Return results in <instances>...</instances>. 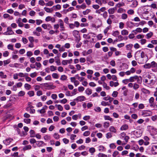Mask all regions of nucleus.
<instances>
[{
  "instance_id": "f257e3e1",
  "label": "nucleus",
  "mask_w": 157,
  "mask_h": 157,
  "mask_svg": "<svg viewBox=\"0 0 157 157\" xmlns=\"http://www.w3.org/2000/svg\"><path fill=\"white\" fill-rule=\"evenodd\" d=\"M40 85L42 89L46 90L53 89L56 87V86L53 85V83H51L50 84L48 83H43L40 84Z\"/></svg>"
},
{
  "instance_id": "f03ea898",
  "label": "nucleus",
  "mask_w": 157,
  "mask_h": 157,
  "mask_svg": "<svg viewBox=\"0 0 157 157\" xmlns=\"http://www.w3.org/2000/svg\"><path fill=\"white\" fill-rule=\"evenodd\" d=\"M141 113V116L144 117L151 116L152 114L151 111L147 110H143L142 111Z\"/></svg>"
},
{
  "instance_id": "7ed1b4c3",
  "label": "nucleus",
  "mask_w": 157,
  "mask_h": 157,
  "mask_svg": "<svg viewBox=\"0 0 157 157\" xmlns=\"http://www.w3.org/2000/svg\"><path fill=\"white\" fill-rule=\"evenodd\" d=\"M14 34V32L12 30L11 28L10 27H7L6 31L3 33V34L6 35H11Z\"/></svg>"
},
{
  "instance_id": "20e7f679",
  "label": "nucleus",
  "mask_w": 157,
  "mask_h": 157,
  "mask_svg": "<svg viewBox=\"0 0 157 157\" xmlns=\"http://www.w3.org/2000/svg\"><path fill=\"white\" fill-rule=\"evenodd\" d=\"M58 22L59 24V26L60 28V31H64L65 30V27L64 26V23L63 21L61 19L58 20Z\"/></svg>"
},
{
  "instance_id": "39448f33",
  "label": "nucleus",
  "mask_w": 157,
  "mask_h": 157,
  "mask_svg": "<svg viewBox=\"0 0 157 157\" xmlns=\"http://www.w3.org/2000/svg\"><path fill=\"white\" fill-rule=\"evenodd\" d=\"M147 128L149 132L152 134H155L157 130V129L155 128L154 127L151 126H148Z\"/></svg>"
},
{
  "instance_id": "423d86ee",
  "label": "nucleus",
  "mask_w": 157,
  "mask_h": 157,
  "mask_svg": "<svg viewBox=\"0 0 157 157\" xmlns=\"http://www.w3.org/2000/svg\"><path fill=\"white\" fill-rule=\"evenodd\" d=\"M150 63L151 68H155V69H152V71L154 72L157 71V63L155 61H153Z\"/></svg>"
},
{
  "instance_id": "0eeeda50",
  "label": "nucleus",
  "mask_w": 157,
  "mask_h": 157,
  "mask_svg": "<svg viewBox=\"0 0 157 157\" xmlns=\"http://www.w3.org/2000/svg\"><path fill=\"white\" fill-rule=\"evenodd\" d=\"M42 27L44 29L50 30L52 29V27L51 25L49 24H43L41 25Z\"/></svg>"
},
{
  "instance_id": "6e6552de",
  "label": "nucleus",
  "mask_w": 157,
  "mask_h": 157,
  "mask_svg": "<svg viewBox=\"0 0 157 157\" xmlns=\"http://www.w3.org/2000/svg\"><path fill=\"white\" fill-rule=\"evenodd\" d=\"M85 97L84 96H80L74 99L75 101H82L85 100Z\"/></svg>"
},
{
  "instance_id": "1a4fd4ad",
  "label": "nucleus",
  "mask_w": 157,
  "mask_h": 157,
  "mask_svg": "<svg viewBox=\"0 0 157 157\" xmlns=\"http://www.w3.org/2000/svg\"><path fill=\"white\" fill-rule=\"evenodd\" d=\"M72 62V59H70L69 60H63L62 62V63L63 65H65L68 64H71Z\"/></svg>"
},
{
  "instance_id": "9d476101",
  "label": "nucleus",
  "mask_w": 157,
  "mask_h": 157,
  "mask_svg": "<svg viewBox=\"0 0 157 157\" xmlns=\"http://www.w3.org/2000/svg\"><path fill=\"white\" fill-rule=\"evenodd\" d=\"M73 33V36L77 38L76 40L79 41L80 40V38L78 37L79 36V31L76 30H74Z\"/></svg>"
},
{
  "instance_id": "9b49d317",
  "label": "nucleus",
  "mask_w": 157,
  "mask_h": 157,
  "mask_svg": "<svg viewBox=\"0 0 157 157\" xmlns=\"http://www.w3.org/2000/svg\"><path fill=\"white\" fill-rule=\"evenodd\" d=\"M45 20L46 22H48L51 21L52 23L55 22L56 21L55 19L54 18L52 17L51 16L47 17L46 18Z\"/></svg>"
},
{
  "instance_id": "f8f14e48",
  "label": "nucleus",
  "mask_w": 157,
  "mask_h": 157,
  "mask_svg": "<svg viewBox=\"0 0 157 157\" xmlns=\"http://www.w3.org/2000/svg\"><path fill=\"white\" fill-rule=\"evenodd\" d=\"M144 139L145 141L144 143V145L145 146L148 145L150 144L149 142L150 139L147 136H145L144 137Z\"/></svg>"
},
{
  "instance_id": "ddd939ff",
  "label": "nucleus",
  "mask_w": 157,
  "mask_h": 157,
  "mask_svg": "<svg viewBox=\"0 0 157 157\" xmlns=\"http://www.w3.org/2000/svg\"><path fill=\"white\" fill-rule=\"evenodd\" d=\"M157 149V145H153L152 146L151 151L152 154L155 155L157 154V152L155 151V149Z\"/></svg>"
},
{
  "instance_id": "4468645a",
  "label": "nucleus",
  "mask_w": 157,
  "mask_h": 157,
  "mask_svg": "<svg viewBox=\"0 0 157 157\" xmlns=\"http://www.w3.org/2000/svg\"><path fill=\"white\" fill-rule=\"evenodd\" d=\"M128 128V126L126 124H124L122 125L120 128V130L121 131H126Z\"/></svg>"
},
{
  "instance_id": "2eb2a0df",
  "label": "nucleus",
  "mask_w": 157,
  "mask_h": 157,
  "mask_svg": "<svg viewBox=\"0 0 157 157\" xmlns=\"http://www.w3.org/2000/svg\"><path fill=\"white\" fill-rule=\"evenodd\" d=\"M67 151L64 149H61L60 150L59 156L60 157H64L65 155V153Z\"/></svg>"
},
{
  "instance_id": "dca6fc26",
  "label": "nucleus",
  "mask_w": 157,
  "mask_h": 157,
  "mask_svg": "<svg viewBox=\"0 0 157 157\" xmlns=\"http://www.w3.org/2000/svg\"><path fill=\"white\" fill-rule=\"evenodd\" d=\"M13 139L9 138L4 140L3 142L6 145H8L13 141Z\"/></svg>"
},
{
  "instance_id": "f3484780",
  "label": "nucleus",
  "mask_w": 157,
  "mask_h": 157,
  "mask_svg": "<svg viewBox=\"0 0 157 157\" xmlns=\"http://www.w3.org/2000/svg\"><path fill=\"white\" fill-rule=\"evenodd\" d=\"M119 85V83L117 82H114L113 81H110L109 82V85L111 87L114 86L115 87Z\"/></svg>"
},
{
  "instance_id": "a211bd4d",
  "label": "nucleus",
  "mask_w": 157,
  "mask_h": 157,
  "mask_svg": "<svg viewBox=\"0 0 157 157\" xmlns=\"http://www.w3.org/2000/svg\"><path fill=\"white\" fill-rule=\"evenodd\" d=\"M48 108V106L46 105H44L42 108L40 110H38L37 112H39L40 113H44L46 112L45 110Z\"/></svg>"
},
{
  "instance_id": "6ab92c4d",
  "label": "nucleus",
  "mask_w": 157,
  "mask_h": 157,
  "mask_svg": "<svg viewBox=\"0 0 157 157\" xmlns=\"http://www.w3.org/2000/svg\"><path fill=\"white\" fill-rule=\"evenodd\" d=\"M134 134L137 137H139L141 136V134L140 131L139 130H138L136 131H134Z\"/></svg>"
},
{
  "instance_id": "aec40b11",
  "label": "nucleus",
  "mask_w": 157,
  "mask_h": 157,
  "mask_svg": "<svg viewBox=\"0 0 157 157\" xmlns=\"http://www.w3.org/2000/svg\"><path fill=\"white\" fill-rule=\"evenodd\" d=\"M86 60L87 62L92 63H94V61L93 60L92 57L91 56H88L86 57Z\"/></svg>"
},
{
  "instance_id": "412c9836",
  "label": "nucleus",
  "mask_w": 157,
  "mask_h": 157,
  "mask_svg": "<svg viewBox=\"0 0 157 157\" xmlns=\"http://www.w3.org/2000/svg\"><path fill=\"white\" fill-rule=\"evenodd\" d=\"M109 130L110 132L114 133H116L117 132V130L113 126H110L109 128Z\"/></svg>"
},
{
  "instance_id": "4be33fe9",
  "label": "nucleus",
  "mask_w": 157,
  "mask_h": 157,
  "mask_svg": "<svg viewBox=\"0 0 157 157\" xmlns=\"http://www.w3.org/2000/svg\"><path fill=\"white\" fill-rule=\"evenodd\" d=\"M153 35V33L152 32L150 31L147 33L146 35V37L147 39H149Z\"/></svg>"
},
{
  "instance_id": "5701e85b",
  "label": "nucleus",
  "mask_w": 157,
  "mask_h": 157,
  "mask_svg": "<svg viewBox=\"0 0 157 157\" xmlns=\"http://www.w3.org/2000/svg\"><path fill=\"white\" fill-rule=\"evenodd\" d=\"M106 10V8L105 7H102L100 9L97 10L96 13L98 14H100L101 12H104Z\"/></svg>"
},
{
  "instance_id": "b1692460",
  "label": "nucleus",
  "mask_w": 157,
  "mask_h": 157,
  "mask_svg": "<svg viewBox=\"0 0 157 157\" xmlns=\"http://www.w3.org/2000/svg\"><path fill=\"white\" fill-rule=\"evenodd\" d=\"M142 78L141 76H138L137 75L136 81L138 83L141 84L142 82Z\"/></svg>"
},
{
  "instance_id": "393cba45",
  "label": "nucleus",
  "mask_w": 157,
  "mask_h": 157,
  "mask_svg": "<svg viewBox=\"0 0 157 157\" xmlns=\"http://www.w3.org/2000/svg\"><path fill=\"white\" fill-rule=\"evenodd\" d=\"M137 78V75H135L133 76H131L129 78V80L131 82H133L136 81Z\"/></svg>"
},
{
  "instance_id": "a878e982",
  "label": "nucleus",
  "mask_w": 157,
  "mask_h": 157,
  "mask_svg": "<svg viewBox=\"0 0 157 157\" xmlns=\"http://www.w3.org/2000/svg\"><path fill=\"white\" fill-rule=\"evenodd\" d=\"M128 32L126 29H123L121 31V34L123 36L128 35Z\"/></svg>"
},
{
  "instance_id": "bb28decb",
  "label": "nucleus",
  "mask_w": 157,
  "mask_h": 157,
  "mask_svg": "<svg viewBox=\"0 0 157 157\" xmlns=\"http://www.w3.org/2000/svg\"><path fill=\"white\" fill-rule=\"evenodd\" d=\"M139 149L138 146L137 144L134 145L132 147L131 149L135 151H137Z\"/></svg>"
},
{
  "instance_id": "cd10ccee",
  "label": "nucleus",
  "mask_w": 157,
  "mask_h": 157,
  "mask_svg": "<svg viewBox=\"0 0 157 157\" xmlns=\"http://www.w3.org/2000/svg\"><path fill=\"white\" fill-rule=\"evenodd\" d=\"M141 91L143 93L145 94H150V91L144 88L141 89Z\"/></svg>"
},
{
  "instance_id": "c85d7f7f",
  "label": "nucleus",
  "mask_w": 157,
  "mask_h": 157,
  "mask_svg": "<svg viewBox=\"0 0 157 157\" xmlns=\"http://www.w3.org/2000/svg\"><path fill=\"white\" fill-rule=\"evenodd\" d=\"M67 79V76L64 75H61L60 78V79L62 81H64L66 80Z\"/></svg>"
},
{
  "instance_id": "c756f323",
  "label": "nucleus",
  "mask_w": 157,
  "mask_h": 157,
  "mask_svg": "<svg viewBox=\"0 0 157 157\" xmlns=\"http://www.w3.org/2000/svg\"><path fill=\"white\" fill-rule=\"evenodd\" d=\"M30 137H34L35 136V134L34 131L33 130H31L29 131Z\"/></svg>"
},
{
  "instance_id": "7c9ffc66",
  "label": "nucleus",
  "mask_w": 157,
  "mask_h": 157,
  "mask_svg": "<svg viewBox=\"0 0 157 157\" xmlns=\"http://www.w3.org/2000/svg\"><path fill=\"white\" fill-rule=\"evenodd\" d=\"M32 148V146L30 145H28L24 147L23 148L24 151H26L31 149Z\"/></svg>"
},
{
  "instance_id": "2f4dec72",
  "label": "nucleus",
  "mask_w": 157,
  "mask_h": 157,
  "mask_svg": "<svg viewBox=\"0 0 157 157\" xmlns=\"http://www.w3.org/2000/svg\"><path fill=\"white\" fill-rule=\"evenodd\" d=\"M44 10L47 13H52L53 11L52 8H49L47 7H45L44 8Z\"/></svg>"
},
{
  "instance_id": "473e14b6",
  "label": "nucleus",
  "mask_w": 157,
  "mask_h": 157,
  "mask_svg": "<svg viewBox=\"0 0 157 157\" xmlns=\"http://www.w3.org/2000/svg\"><path fill=\"white\" fill-rule=\"evenodd\" d=\"M137 5L138 2L136 1L135 0L132 2V4L131 5V6L132 7H136L137 6Z\"/></svg>"
},
{
  "instance_id": "72a5a7b5",
  "label": "nucleus",
  "mask_w": 157,
  "mask_h": 157,
  "mask_svg": "<svg viewBox=\"0 0 157 157\" xmlns=\"http://www.w3.org/2000/svg\"><path fill=\"white\" fill-rule=\"evenodd\" d=\"M85 92L87 95H89L92 94V90L91 89L87 88Z\"/></svg>"
},
{
  "instance_id": "f704fd0d",
  "label": "nucleus",
  "mask_w": 157,
  "mask_h": 157,
  "mask_svg": "<svg viewBox=\"0 0 157 157\" xmlns=\"http://www.w3.org/2000/svg\"><path fill=\"white\" fill-rule=\"evenodd\" d=\"M140 51H137L136 53V54H137L139 55L140 54L141 57V58H143L144 57L145 54L144 52H142L141 53H140Z\"/></svg>"
},
{
  "instance_id": "c9c22d12",
  "label": "nucleus",
  "mask_w": 157,
  "mask_h": 157,
  "mask_svg": "<svg viewBox=\"0 0 157 157\" xmlns=\"http://www.w3.org/2000/svg\"><path fill=\"white\" fill-rule=\"evenodd\" d=\"M115 10L114 8H111L109 9L108 11L109 14H113L114 13Z\"/></svg>"
},
{
  "instance_id": "e433bc0d",
  "label": "nucleus",
  "mask_w": 157,
  "mask_h": 157,
  "mask_svg": "<svg viewBox=\"0 0 157 157\" xmlns=\"http://www.w3.org/2000/svg\"><path fill=\"white\" fill-rule=\"evenodd\" d=\"M104 118L105 120H109L111 121H113L112 118L109 116H105Z\"/></svg>"
},
{
  "instance_id": "4c0bfd02",
  "label": "nucleus",
  "mask_w": 157,
  "mask_h": 157,
  "mask_svg": "<svg viewBox=\"0 0 157 157\" xmlns=\"http://www.w3.org/2000/svg\"><path fill=\"white\" fill-rule=\"evenodd\" d=\"M31 104V102H28V105L29 106L26 108V111H29V109L33 108H34V107Z\"/></svg>"
},
{
  "instance_id": "58836bf2",
  "label": "nucleus",
  "mask_w": 157,
  "mask_h": 157,
  "mask_svg": "<svg viewBox=\"0 0 157 157\" xmlns=\"http://www.w3.org/2000/svg\"><path fill=\"white\" fill-rule=\"evenodd\" d=\"M109 126V121H106L104 122L103 126L105 128H108Z\"/></svg>"
},
{
  "instance_id": "ea45409f",
  "label": "nucleus",
  "mask_w": 157,
  "mask_h": 157,
  "mask_svg": "<svg viewBox=\"0 0 157 157\" xmlns=\"http://www.w3.org/2000/svg\"><path fill=\"white\" fill-rule=\"evenodd\" d=\"M139 87V85L136 83H135L133 85V88L134 90H136Z\"/></svg>"
},
{
  "instance_id": "a19ab883",
  "label": "nucleus",
  "mask_w": 157,
  "mask_h": 157,
  "mask_svg": "<svg viewBox=\"0 0 157 157\" xmlns=\"http://www.w3.org/2000/svg\"><path fill=\"white\" fill-rule=\"evenodd\" d=\"M101 105L103 106H106L107 105H108V106L110 105V104L108 103V102H106L104 101H102L101 102Z\"/></svg>"
},
{
  "instance_id": "79ce46f5",
  "label": "nucleus",
  "mask_w": 157,
  "mask_h": 157,
  "mask_svg": "<svg viewBox=\"0 0 157 157\" xmlns=\"http://www.w3.org/2000/svg\"><path fill=\"white\" fill-rule=\"evenodd\" d=\"M25 88L27 90H29L31 88V86L28 83H25L24 85Z\"/></svg>"
},
{
  "instance_id": "37998d69",
  "label": "nucleus",
  "mask_w": 157,
  "mask_h": 157,
  "mask_svg": "<svg viewBox=\"0 0 157 157\" xmlns=\"http://www.w3.org/2000/svg\"><path fill=\"white\" fill-rule=\"evenodd\" d=\"M133 47V44H129L126 46V48L127 50H131Z\"/></svg>"
},
{
  "instance_id": "c03bdc74",
  "label": "nucleus",
  "mask_w": 157,
  "mask_h": 157,
  "mask_svg": "<svg viewBox=\"0 0 157 157\" xmlns=\"http://www.w3.org/2000/svg\"><path fill=\"white\" fill-rule=\"evenodd\" d=\"M111 28V25H110L106 27L104 30V33L105 35L109 30Z\"/></svg>"
},
{
  "instance_id": "a18cd8bd",
  "label": "nucleus",
  "mask_w": 157,
  "mask_h": 157,
  "mask_svg": "<svg viewBox=\"0 0 157 157\" xmlns=\"http://www.w3.org/2000/svg\"><path fill=\"white\" fill-rule=\"evenodd\" d=\"M18 76L21 78L25 77L26 75H28V74L26 73H23L22 72H20L18 73Z\"/></svg>"
},
{
  "instance_id": "49530a36",
  "label": "nucleus",
  "mask_w": 157,
  "mask_h": 157,
  "mask_svg": "<svg viewBox=\"0 0 157 157\" xmlns=\"http://www.w3.org/2000/svg\"><path fill=\"white\" fill-rule=\"evenodd\" d=\"M119 32L117 30L113 32L112 35L115 37H116L119 35Z\"/></svg>"
},
{
  "instance_id": "de8ad7c7",
  "label": "nucleus",
  "mask_w": 157,
  "mask_h": 157,
  "mask_svg": "<svg viewBox=\"0 0 157 157\" xmlns=\"http://www.w3.org/2000/svg\"><path fill=\"white\" fill-rule=\"evenodd\" d=\"M36 144L38 147L41 146L44 143V142L42 141H36Z\"/></svg>"
},
{
  "instance_id": "09e8293b",
  "label": "nucleus",
  "mask_w": 157,
  "mask_h": 157,
  "mask_svg": "<svg viewBox=\"0 0 157 157\" xmlns=\"http://www.w3.org/2000/svg\"><path fill=\"white\" fill-rule=\"evenodd\" d=\"M56 106H57L58 110L60 111H62L63 110V106L60 105H56Z\"/></svg>"
},
{
  "instance_id": "8fccbe9b",
  "label": "nucleus",
  "mask_w": 157,
  "mask_h": 157,
  "mask_svg": "<svg viewBox=\"0 0 157 157\" xmlns=\"http://www.w3.org/2000/svg\"><path fill=\"white\" fill-rule=\"evenodd\" d=\"M124 6V2L119 3L116 5L115 7L116 8H119L121 6Z\"/></svg>"
},
{
  "instance_id": "3c124183",
  "label": "nucleus",
  "mask_w": 157,
  "mask_h": 157,
  "mask_svg": "<svg viewBox=\"0 0 157 157\" xmlns=\"http://www.w3.org/2000/svg\"><path fill=\"white\" fill-rule=\"evenodd\" d=\"M55 8V10H60L61 9V6L59 4H57L56 6H53L52 8Z\"/></svg>"
},
{
  "instance_id": "603ef678",
  "label": "nucleus",
  "mask_w": 157,
  "mask_h": 157,
  "mask_svg": "<svg viewBox=\"0 0 157 157\" xmlns=\"http://www.w3.org/2000/svg\"><path fill=\"white\" fill-rule=\"evenodd\" d=\"M143 67L144 68L146 69H149L151 68L150 63H147L145 64L144 66Z\"/></svg>"
},
{
  "instance_id": "864d4df0",
  "label": "nucleus",
  "mask_w": 157,
  "mask_h": 157,
  "mask_svg": "<svg viewBox=\"0 0 157 157\" xmlns=\"http://www.w3.org/2000/svg\"><path fill=\"white\" fill-rule=\"evenodd\" d=\"M0 77L2 78H6L7 76L6 75H4L2 71L0 72Z\"/></svg>"
},
{
  "instance_id": "5fc2aeb1",
  "label": "nucleus",
  "mask_w": 157,
  "mask_h": 157,
  "mask_svg": "<svg viewBox=\"0 0 157 157\" xmlns=\"http://www.w3.org/2000/svg\"><path fill=\"white\" fill-rule=\"evenodd\" d=\"M54 4V2L52 1H49L47 3L45 4V5L46 6H52Z\"/></svg>"
},
{
  "instance_id": "6e6d98bb",
  "label": "nucleus",
  "mask_w": 157,
  "mask_h": 157,
  "mask_svg": "<svg viewBox=\"0 0 157 157\" xmlns=\"http://www.w3.org/2000/svg\"><path fill=\"white\" fill-rule=\"evenodd\" d=\"M35 65L37 67V68H36V69L37 70H38L39 68H40L41 67V65L40 63L39 62H36Z\"/></svg>"
},
{
  "instance_id": "4d7b16f0",
  "label": "nucleus",
  "mask_w": 157,
  "mask_h": 157,
  "mask_svg": "<svg viewBox=\"0 0 157 157\" xmlns=\"http://www.w3.org/2000/svg\"><path fill=\"white\" fill-rule=\"evenodd\" d=\"M52 77L55 79H58L59 78V75L56 73H53L52 74Z\"/></svg>"
},
{
  "instance_id": "13d9d810",
  "label": "nucleus",
  "mask_w": 157,
  "mask_h": 157,
  "mask_svg": "<svg viewBox=\"0 0 157 157\" xmlns=\"http://www.w3.org/2000/svg\"><path fill=\"white\" fill-rule=\"evenodd\" d=\"M90 11L91 10L90 9H87L86 10L83 11L82 13L84 15H86L88 14Z\"/></svg>"
},
{
  "instance_id": "bf43d9fd",
  "label": "nucleus",
  "mask_w": 157,
  "mask_h": 157,
  "mask_svg": "<svg viewBox=\"0 0 157 157\" xmlns=\"http://www.w3.org/2000/svg\"><path fill=\"white\" fill-rule=\"evenodd\" d=\"M86 60L85 58L81 57L80 58L79 61L80 63H85L86 62Z\"/></svg>"
},
{
  "instance_id": "052dcab7",
  "label": "nucleus",
  "mask_w": 157,
  "mask_h": 157,
  "mask_svg": "<svg viewBox=\"0 0 157 157\" xmlns=\"http://www.w3.org/2000/svg\"><path fill=\"white\" fill-rule=\"evenodd\" d=\"M50 70L52 71H54L57 69V67L54 66L52 65L50 67Z\"/></svg>"
},
{
  "instance_id": "680f3d73",
  "label": "nucleus",
  "mask_w": 157,
  "mask_h": 157,
  "mask_svg": "<svg viewBox=\"0 0 157 157\" xmlns=\"http://www.w3.org/2000/svg\"><path fill=\"white\" fill-rule=\"evenodd\" d=\"M25 94V92L23 91H20L19 93H18V96H23Z\"/></svg>"
},
{
  "instance_id": "e2e57ef3",
  "label": "nucleus",
  "mask_w": 157,
  "mask_h": 157,
  "mask_svg": "<svg viewBox=\"0 0 157 157\" xmlns=\"http://www.w3.org/2000/svg\"><path fill=\"white\" fill-rule=\"evenodd\" d=\"M4 65L6 66V65L8 64L10 62V59H9L4 60L3 61Z\"/></svg>"
},
{
  "instance_id": "0e129e2a",
  "label": "nucleus",
  "mask_w": 157,
  "mask_h": 157,
  "mask_svg": "<svg viewBox=\"0 0 157 157\" xmlns=\"http://www.w3.org/2000/svg\"><path fill=\"white\" fill-rule=\"evenodd\" d=\"M122 82L124 84H127L129 82H130L129 80V79H125L122 80Z\"/></svg>"
},
{
  "instance_id": "69168bd1",
  "label": "nucleus",
  "mask_w": 157,
  "mask_h": 157,
  "mask_svg": "<svg viewBox=\"0 0 157 157\" xmlns=\"http://www.w3.org/2000/svg\"><path fill=\"white\" fill-rule=\"evenodd\" d=\"M28 94L30 97H32L34 95V92L33 91H29L28 92Z\"/></svg>"
},
{
  "instance_id": "338daca9",
  "label": "nucleus",
  "mask_w": 157,
  "mask_h": 157,
  "mask_svg": "<svg viewBox=\"0 0 157 157\" xmlns=\"http://www.w3.org/2000/svg\"><path fill=\"white\" fill-rule=\"evenodd\" d=\"M118 94V93L117 91H114L112 94V96L113 97L116 98Z\"/></svg>"
},
{
  "instance_id": "774afa93",
  "label": "nucleus",
  "mask_w": 157,
  "mask_h": 157,
  "mask_svg": "<svg viewBox=\"0 0 157 157\" xmlns=\"http://www.w3.org/2000/svg\"><path fill=\"white\" fill-rule=\"evenodd\" d=\"M98 157H107V155L101 153H99L98 155Z\"/></svg>"
}]
</instances>
